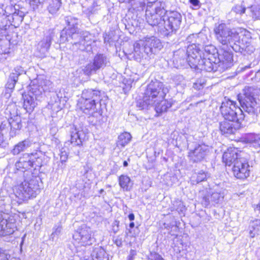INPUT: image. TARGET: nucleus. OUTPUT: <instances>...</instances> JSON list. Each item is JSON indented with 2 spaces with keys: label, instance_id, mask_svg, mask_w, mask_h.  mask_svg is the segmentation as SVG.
Listing matches in <instances>:
<instances>
[{
  "label": "nucleus",
  "instance_id": "obj_48",
  "mask_svg": "<svg viewBox=\"0 0 260 260\" xmlns=\"http://www.w3.org/2000/svg\"><path fill=\"white\" fill-rule=\"evenodd\" d=\"M148 260H165L160 255L156 252H151L148 256Z\"/></svg>",
  "mask_w": 260,
  "mask_h": 260
},
{
  "label": "nucleus",
  "instance_id": "obj_2",
  "mask_svg": "<svg viewBox=\"0 0 260 260\" xmlns=\"http://www.w3.org/2000/svg\"><path fill=\"white\" fill-rule=\"evenodd\" d=\"M215 37L219 43L228 48L231 47L236 52H242L243 50L248 51L250 48V51L253 52L252 46H247L245 48L243 40L241 38L245 35V29H231L224 23H221L215 27L214 29Z\"/></svg>",
  "mask_w": 260,
  "mask_h": 260
},
{
  "label": "nucleus",
  "instance_id": "obj_59",
  "mask_svg": "<svg viewBox=\"0 0 260 260\" xmlns=\"http://www.w3.org/2000/svg\"><path fill=\"white\" fill-rule=\"evenodd\" d=\"M255 212H260V202L254 207Z\"/></svg>",
  "mask_w": 260,
  "mask_h": 260
},
{
  "label": "nucleus",
  "instance_id": "obj_13",
  "mask_svg": "<svg viewBox=\"0 0 260 260\" xmlns=\"http://www.w3.org/2000/svg\"><path fill=\"white\" fill-rule=\"evenodd\" d=\"M31 167L32 164L30 162L29 154H24L23 156L15 163L16 171L12 174V176L16 175L19 178V180L21 181L25 178V172Z\"/></svg>",
  "mask_w": 260,
  "mask_h": 260
},
{
  "label": "nucleus",
  "instance_id": "obj_33",
  "mask_svg": "<svg viewBox=\"0 0 260 260\" xmlns=\"http://www.w3.org/2000/svg\"><path fill=\"white\" fill-rule=\"evenodd\" d=\"M154 103L152 102L147 95L144 93V95L142 99H140L137 102V107L139 108L140 110L147 109L149 106L154 105Z\"/></svg>",
  "mask_w": 260,
  "mask_h": 260
},
{
  "label": "nucleus",
  "instance_id": "obj_31",
  "mask_svg": "<svg viewBox=\"0 0 260 260\" xmlns=\"http://www.w3.org/2000/svg\"><path fill=\"white\" fill-rule=\"evenodd\" d=\"M119 184L120 187L125 191H129L133 185L130 178L124 175H122L119 177Z\"/></svg>",
  "mask_w": 260,
  "mask_h": 260
},
{
  "label": "nucleus",
  "instance_id": "obj_8",
  "mask_svg": "<svg viewBox=\"0 0 260 260\" xmlns=\"http://www.w3.org/2000/svg\"><path fill=\"white\" fill-rule=\"evenodd\" d=\"M75 242L80 246H86L94 242L93 232L90 227L82 225L73 235Z\"/></svg>",
  "mask_w": 260,
  "mask_h": 260
},
{
  "label": "nucleus",
  "instance_id": "obj_22",
  "mask_svg": "<svg viewBox=\"0 0 260 260\" xmlns=\"http://www.w3.org/2000/svg\"><path fill=\"white\" fill-rule=\"evenodd\" d=\"M149 55L146 53L145 48L142 45L141 41L134 44L133 57L136 60L140 62L142 59L146 58Z\"/></svg>",
  "mask_w": 260,
  "mask_h": 260
},
{
  "label": "nucleus",
  "instance_id": "obj_32",
  "mask_svg": "<svg viewBox=\"0 0 260 260\" xmlns=\"http://www.w3.org/2000/svg\"><path fill=\"white\" fill-rule=\"evenodd\" d=\"M47 10L52 15L55 14L59 10L62 3L61 0H47Z\"/></svg>",
  "mask_w": 260,
  "mask_h": 260
},
{
  "label": "nucleus",
  "instance_id": "obj_9",
  "mask_svg": "<svg viewBox=\"0 0 260 260\" xmlns=\"http://www.w3.org/2000/svg\"><path fill=\"white\" fill-rule=\"evenodd\" d=\"M248 156H242L237 160L233 167L234 176L238 179H245L249 176L250 170Z\"/></svg>",
  "mask_w": 260,
  "mask_h": 260
},
{
  "label": "nucleus",
  "instance_id": "obj_15",
  "mask_svg": "<svg viewBox=\"0 0 260 260\" xmlns=\"http://www.w3.org/2000/svg\"><path fill=\"white\" fill-rule=\"evenodd\" d=\"M15 228L14 219L9 218L7 214L0 213V236H5L13 234Z\"/></svg>",
  "mask_w": 260,
  "mask_h": 260
},
{
  "label": "nucleus",
  "instance_id": "obj_39",
  "mask_svg": "<svg viewBox=\"0 0 260 260\" xmlns=\"http://www.w3.org/2000/svg\"><path fill=\"white\" fill-rule=\"evenodd\" d=\"M30 162L32 164V167H40L42 165V159L41 156L38 153L29 154Z\"/></svg>",
  "mask_w": 260,
  "mask_h": 260
},
{
  "label": "nucleus",
  "instance_id": "obj_27",
  "mask_svg": "<svg viewBox=\"0 0 260 260\" xmlns=\"http://www.w3.org/2000/svg\"><path fill=\"white\" fill-rule=\"evenodd\" d=\"M9 124L11 126L10 136L13 138L19 134V131L22 126L21 119L18 117H16L14 119L11 118L9 120Z\"/></svg>",
  "mask_w": 260,
  "mask_h": 260
},
{
  "label": "nucleus",
  "instance_id": "obj_24",
  "mask_svg": "<svg viewBox=\"0 0 260 260\" xmlns=\"http://www.w3.org/2000/svg\"><path fill=\"white\" fill-rule=\"evenodd\" d=\"M53 37V30H49L44 39L38 44V47H41L40 51L42 54H45L49 49Z\"/></svg>",
  "mask_w": 260,
  "mask_h": 260
},
{
  "label": "nucleus",
  "instance_id": "obj_6",
  "mask_svg": "<svg viewBox=\"0 0 260 260\" xmlns=\"http://www.w3.org/2000/svg\"><path fill=\"white\" fill-rule=\"evenodd\" d=\"M182 16L180 13L175 11H167L163 18V25L167 31L165 34L168 36L170 33H175L180 28Z\"/></svg>",
  "mask_w": 260,
  "mask_h": 260
},
{
  "label": "nucleus",
  "instance_id": "obj_10",
  "mask_svg": "<svg viewBox=\"0 0 260 260\" xmlns=\"http://www.w3.org/2000/svg\"><path fill=\"white\" fill-rule=\"evenodd\" d=\"M209 152V147L204 143H199L192 149H189L188 157L192 162H199L204 160Z\"/></svg>",
  "mask_w": 260,
  "mask_h": 260
},
{
  "label": "nucleus",
  "instance_id": "obj_35",
  "mask_svg": "<svg viewBox=\"0 0 260 260\" xmlns=\"http://www.w3.org/2000/svg\"><path fill=\"white\" fill-rule=\"evenodd\" d=\"M132 136L129 133L124 132L121 134L118 138L117 142V146H121L122 147H124L130 142Z\"/></svg>",
  "mask_w": 260,
  "mask_h": 260
},
{
  "label": "nucleus",
  "instance_id": "obj_28",
  "mask_svg": "<svg viewBox=\"0 0 260 260\" xmlns=\"http://www.w3.org/2000/svg\"><path fill=\"white\" fill-rule=\"evenodd\" d=\"M172 100L167 101L161 100L159 102H155V110L157 113H161L167 111L173 105Z\"/></svg>",
  "mask_w": 260,
  "mask_h": 260
},
{
  "label": "nucleus",
  "instance_id": "obj_4",
  "mask_svg": "<svg viewBox=\"0 0 260 260\" xmlns=\"http://www.w3.org/2000/svg\"><path fill=\"white\" fill-rule=\"evenodd\" d=\"M101 100V91L99 90L87 89L82 93L81 99L78 104L80 110L86 114L94 111L96 103Z\"/></svg>",
  "mask_w": 260,
  "mask_h": 260
},
{
  "label": "nucleus",
  "instance_id": "obj_29",
  "mask_svg": "<svg viewBox=\"0 0 260 260\" xmlns=\"http://www.w3.org/2000/svg\"><path fill=\"white\" fill-rule=\"evenodd\" d=\"M23 107L27 112L33 111L37 104L35 102V98L31 94H27L23 96Z\"/></svg>",
  "mask_w": 260,
  "mask_h": 260
},
{
  "label": "nucleus",
  "instance_id": "obj_46",
  "mask_svg": "<svg viewBox=\"0 0 260 260\" xmlns=\"http://www.w3.org/2000/svg\"><path fill=\"white\" fill-rule=\"evenodd\" d=\"M30 6L34 10L38 8L39 5H41L44 0H28Z\"/></svg>",
  "mask_w": 260,
  "mask_h": 260
},
{
  "label": "nucleus",
  "instance_id": "obj_61",
  "mask_svg": "<svg viewBox=\"0 0 260 260\" xmlns=\"http://www.w3.org/2000/svg\"><path fill=\"white\" fill-rule=\"evenodd\" d=\"M4 142V137L3 134L0 131V145L2 144V143Z\"/></svg>",
  "mask_w": 260,
  "mask_h": 260
},
{
  "label": "nucleus",
  "instance_id": "obj_56",
  "mask_svg": "<svg viewBox=\"0 0 260 260\" xmlns=\"http://www.w3.org/2000/svg\"><path fill=\"white\" fill-rule=\"evenodd\" d=\"M129 3H130L131 4H136L135 3V1L136 0H128ZM145 5V0H139V5L141 6H144Z\"/></svg>",
  "mask_w": 260,
  "mask_h": 260
},
{
  "label": "nucleus",
  "instance_id": "obj_14",
  "mask_svg": "<svg viewBox=\"0 0 260 260\" xmlns=\"http://www.w3.org/2000/svg\"><path fill=\"white\" fill-rule=\"evenodd\" d=\"M219 66V72H223L233 66V53L224 48L220 49L217 57Z\"/></svg>",
  "mask_w": 260,
  "mask_h": 260
},
{
  "label": "nucleus",
  "instance_id": "obj_64",
  "mask_svg": "<svg viewBox=\"0 0 260 260\" xmlns=\"http://www.w3.org/2000/svg\"><path fill=\"white\" fill-rule=\"evenodd\" d=\"M119 222L118 221L115 220L114 221V222L113 223L114 226L115 225L117 226V229L115 231V232H116L118 230V227Z\"/></svg>",
  "mask_w": 260,
  "mask_h": 260
},
{
  "label": "nucleus",
  "instance_id": "obj_18",
  "mask_svg": "<svg viewBox=\"0 0 260 260\" xmlns=\"http://www.w3.org/2000/svg\"><path fill=\"white\" fill-rule=\"evenodd\" d=\"M242 156L247 155L246 153L242 152L238 153V150L236 148H230L224 152L222 155V160L225 164L230 166L234 165L235 162L239 160Z\"/></svg>",
  "mask_w": 260,
  "mask_h": 260
},
{
  "label": "nucleus",
  "instance_id": "obj_57",
  "mask_svg": "<svg viewBox=\"0 0 260 260\" xmlns=\"http://www.w3.org/2000/svg\"><path fill=\"white\" fill-rule=\"evenodd\" d=\"M136 255V251L134 250H131L130 251V254L128 256L127 260H134Z\"/></svg>",
  "mask_w": 260,
  "mask_h": 260
},
{
  "label": "nucleus",
  "instance_id": "obj_12",
  "mask_svg": "<svg viewBox=\"0 0 260 260\" xmlns=\"http://www.w3.org/2000/svg\"><path fill=\"white\" fill-rule=\"evenodd\" d=\"M224 191L225 190L222 188L214 189L203 198L202 205L205 207H209L210 205L215 206L217 204H221L224 197Z\"/></svg>",
  "mask_w": 260,
  "mask_h": 260
},
{
  "label": "nucleus",
  "instance_id": "obj_58",
  "mask_svg": "<svg viewBox=\"0 0 260 260\" xmlns=\"http://www.w3.org/2000/svg\"><path fill=\"white\" fill-rule=\"evenodd\" d=\"M189 2L193 6L195 7L199 6V0H189Z\"/></svg>",
  "mask_w": 260,
  "mask_h": 260
},
{
  "label": "nucleus",
  "instance_id": "obj_60",
  "mask_svg": "<svg viewBox=\"0 0 260 260\" xmlns=\"http://www.w3.org/2000/svg\"><path fill=\"white\" fill-rule=\"evenodd\" d=\"M16 14H18L19 16L22 18V20L23 19V17L24 16V14L23 12L18 11L16 12Z\"/></svg>",
  "mask_w": 260,
  "mask_h": 260
},
{
  "label": "nucleus",
  "instance_id": "obj_16",
  "mask_svg": "<svg viewBox=\"0 0 260 260\" xmlns=\"http://www.w3.org/2000/svg\"><path fill=\"white\" fill-rule=\"evenodd\" d=\"M191 68L209 72L219 71V66L217 61H211L209 60V58L202 57L196 62V64H193Z\"/></svg>",
  "mask_w": 260,
  "mask_h": 260
},
{
  "label": "nucleus",
  "instance_id": "obj_49",
  "mask_svg": "<svg viewBox=\"0 0 260 260\" xmlns=\"http://www.w3.org/2000/svg\"><path fill=\"white\" fill-rule=\"evenodd\" d=\"M53 230L54 231L53 232V233L50 236V239H51L52 240H54L55 235L58 236L60 234L62 230V227L59 225L56 228L54 227L53 228Z\"/></svg>",
  "mask_w": 260,
  "mask_h": 260
},
{
  "label": "nucleus",
  "instance_id": "obj_25",
  "mask_svg": "<svg viewBox=\"0 0 260 260\" xmlns=\"http://www.w3.org/2000/svg\"><path fill=\"white\" fill-rule=\"evenodd\" d=\"M218 53L219 52H218L214 46L211 44H207L204 47L202 57L209 58V60L216 61V60H217V57Z\"/></svg>",
  "mask_w": 260,
  "mask_h": 260
},
{
  "label": "nucleus",
  "instance_id": "obj_52",
  "mask_svg": "<svg viewBox=\"0 0 260 260\" xmlns=\"http://www.w3.org/2000/svg\"><path fill=\"white\" fill-rule=\"evenodd\" d=\"M68 155L67 152H66V151H64V150L63 151L62 149H61L60 150V160L61 162L62 163L66 162L68 159Z\"/></svg>",
  "mask_w": 260,
  "mask_h": 260
},
{
  "label": "nucleus",
  "instance_id": "obj_21",
  "mask_svg": "<svg viewBox=\"0 0 260 260\" xmlns=\"http://www.w3.org/2000/svg\"><path fill=\"white\" fill-rule=\"evenodd\" d=\"M66 23L68 24L69 28L67 30H62L60 34V38L63 39V35L67 33L69 35H71L72 37L75 36H78L77 31H78L77 25L78 24V20L77 18L71 16H67L65 18Z\"/></svg>",
  "mask_w": 260,
  "mask_h": 260
},
{
  "label": "nucleus",
  "instance_id": "obj_40",
  "mask_svg": "<svg viewBox=\"0 0 260 260\" xmlns=\"http://www.w3.org/2000/svg\"><path fill=\"white\" fill-rule=\"evenodd\" d=\"M206 80L204 77L198 78L193 83L192 88L197 90L202 89L205 86Z\"/></svg>",
  "mask_w": 260,
  "mask_h": 260
},
{
  "label": "nucleus",
  "instance_id": "obj_51",
  "mask_svg": "<svg viewBox=\"0 0 260 260\" xmlns=\"http://www.w3.org/2000/svg\"><path fill=\"white\" fill-rule=\"evenodd\" d=\"M233 11L236 13L243 14L245 11V8L240 5H237L233 8Z\"/></svg>",
  "mask_w": 260,
  "mask_h": 260
},
{
  "label": "nucleus",
  "instance_id": "obj_36",
  "mask_svg": "<svg viewBox=\"0 0 260 260\" xmlns=\"http://www.w3.org/2000/svg\"><path fill=\"white\" fill-rule=\"evenodd\" d=\"M249 227L252 230H250L249 232L250 236L251 238L254 237L255 235L257 234V231L260 228V219H256L253 220H251L250 222Z\"/></svg>",
  "mask_w": 260,
  "mask_h": 260
},
{
  "label": "nucleus",
  "instance_id": "obj_19",
  "mask_svg": "<svg viewBox=\"0 0 260 260\" xmlns=\"http://www.w3.org/2000/svg\"><path fill=\"white\" fill-rule=\"evenodd\" d=\"M202 51L200 47L196 45H189L187 48L186 54L187 55V60L190 67L202 57L201 53Z\"/></svg>",
  "mask_w": 260,
  "mask_h": 260
},
{
  "label": "nucleus",
  "instance_id": "obj_26",
  "mask_svg": "<svg viewBox=\"0 0 260 260\" xmlns=\"http://www.w3.org/2000/svg\"><path fill=\"white\" fill-rule=\"evenodd\" d=\"M31 145L32 142L29 139H25L18 142L14 146L12 150V153L13 155H18L21 152L25 151L27 148L30 147Z\"/></svg>",
  "mask_w": 260,
  "mask_h": 260
},
{
  "label": "nucleus",
  "instance_id": "obj_1",
  "mask_svg": "<svg viewBox=\"0 0 260 260\" xmlns=\"http://www.w3.org/2000/svg\"><path fill=\"white\" fill-rule=\"evenodd\" d=\"M259 93L260 89L257 87H246L243 94L238 96L242 110L237 107L233 101L228 100L222 102L220 110L224 120L241 122L245 117L243 111L253 118L256 117L260 112V106L256 102Z\"/></svg>",
  "mask_w": 260,
  "mask_h": 260
},
{
  "label": "nucleus",
  "instance_id": "obj_37",
  "mask_svg": "<svg viewBox=\"0 0 260 260\" xmlns=\"http://www.w3.org/2000/svg\"><path fill=\"white\" fill-rule=\"evenodd\" d=\"M207 179V174L202 171L198 174H194L191 178L190 181L192 184H197L201 182L205 181Z\"/></svg>",
  "mask_w": 260,
  "mask_h": 260
},
{
  "label": "nucleus",
  "instance_id": "obj_30",
  "mask_svg": "<svg viewBox=\"0 0 260 260\" xmlns=\"http://www.w3.org/2000/svg\"><path fill=\"white\" fill-rule=\"evenodd\" d=\"M78 34V36H75L74 37H72L71 35H69L68 33L66 35H63V39H62L61 38V40L62 41H69V38H71L73 40H79V41L78 42H74V44L76 45V46H78V45H82L83 46L82 47H80V49L81 50H84L85 49L84 46L85 44V39L84 37H82L79 33V30L78 29V31L76 32Z\"/></svg>",
  "mask_w": 260,
  "mask_h": 260
},
{
  "label": "nucleus",
  "instance_id": "obj_3",
  "mask_svg": "<svg viewBox=\"0 0 260 260\" xmlns=\"http://www.w3.org/2000/svg\"><path fill=\"white\" fill-rule=\"evenodd\" d=\"M14 181L13 191L19 203L27 201L31 198H35L40 192V187L38 180L32 178L29 181H26L25 178L21 181L17 175L12 176Z\"/></svg>",
  "mask_w": 260,
  "mask_h": 260
},
{
  "label": "nucleus",
  "instance_id": "obj_17",
  "mask_svg": "<svg viewBox=\"0 0 260 260\" xmlns=\"http://www.w3.org/2000/svg\"><path fill=\"white\" fill-rule=\"evenodd\" d=\"M140 41L145 48L146 53L149 55L156 53L162 47L160 40L153 36Z\"/></svg>",
  "mask_w": 260,
  "mask_h": 260
},
{
  "label": "nucleus",
  "instance_id": "obj_11",
  "mask_svg": "<svg viewBox=\"0 0 260 260\" xmlns=\"http://www.w3.org/2000/svg\"><path fill=\"white\" fill-rule=\"evenodd\" d=\"M109 63V59L103 54L96 55L92 62L87 64L83 69L85 74L90 75L101 68L106 67Z\"/></svg>",
  "mask_w": 260,
  "mask_h": 260
},
{
  "label": "nucleus",
  "instance_id": "obj_43",
  "mask_svg": "<svg viewBox=\"0 0 260 260\" xmlns=\"http://www.w3.org/2000/svg\"><path fill=\"white\" fill-rule=\"evenodd\" d=\"M40 86L43 89L44 92L50 91L53 87L52 83L48 80H44L40 83Z\"/></svg>",
  "mask_w": 260,
  "mask_h": 260
},
{
  "label": "nucleus",
  "instance_id": "obj_23",
  "mask_svg": "<svg viewBox=\"0 0 260 260\" xmlns=\"http://www.w3.org/2000/svg\"><path fill=\"white\" fill-rule=\"evenodd\" d=\"M72 131L71 133L70 143L73 146H81L82 144V141L86 139V135L82 131H77L74 126H73Z\"/></svg>",
  "mask_w": 260,
  "mask_h": 260
},
{
  "label": "nucleus",
  "instance_id": "obj_62",
  "mask_svg": "<svg viewBox=\"0 0 260 260\" xmlns=\"http://www.w3.org/2000/svg\"><path fill=\"white\" fill-rule=\"evenodd\" d=\"M128 218L131 221H133L135 219V215L133 213H131L128 215Z\"/></svg>",
  "mask_w": 260,
  "mask_h": 260
},
{
  "label": "nucleus",
  "instance_id": "obj_34",
  "mask_svg": "<svg viewBox=\"0 0 260 260\" xmlns=\"http://www.w3.org/2000/svg\"><path fill=\"white\" fill-rule=\"evenodd\" d=\"M91 256L95 257L96 260H108L107 254L105 250L101 247L94 249Z\"/></svg>",
  "mask_w": 260,
  "mask_h": 260
},
{
  "label": "nucleus",
  "instance_id": "obj_53",
  "mask_svg": "<svg viewBox=\"0 0 260 260\" xmlns=\"http://www.w3.org/2000/svg\"><path fill=\"white\" fill-rule=\"evenodd\" d=\"M196 34H191L188 36L186 38V41L187 43H190L189 45H196Z\"/></svg>",
  "mask_w": 260,
  "mask_h": 260
},
{
  "label": "nucleus",
  "instance_id": "obj_38",
  "mask_svg": "<svg viewBox=\"0 0 260 260\" xmlns=\"http://www.w3.org/2000/svg\"><path fill=\"white\" fill-rule=\"evenodd\" d=\"M196 45L199 47H204L208 43L207 36L202 32L196 34Z\"/></svg>",
  "mask_w": 260,
  "mask_h": 260
},
{
  "label": "nucleus",
  "instance_id": "obj_7",
  "mask_svg": "<svg viewBox=\"0 0 260 260\" xmlns=\"http://www.w3.org/2000/svg\"><path fill=\"white\" fill-rule=\"evenodd\" d=\"M168 91V89L164 86L162 82L156 81L148 85L145 93L155 104L156 102L164 100Z\"/></svg>",
  "mask_w": 260,
  "mask_h": 260
},
{
  "label": "nucleus",
  "instance_id": "obj_50",
  "mask_svg": "<svg viewBox=\"0 0 260 260\" xmlns=\"http://www.w3.org/2000/svg\"><path fill=\"white\" fill-rule=\"evenodd\" d=\"M14 71V72L12 73L11 74H14V75H15V77L18 79V77L23 72V70L21 67L17 66L15 68Z\"/></svg>",
  "mask_w": 260,
  "mask_h": 260
},
{
  "label": "nucleus",
  "instance_id": "obj_63",
  "mask_svg": "<svg viewBox=\"0 0 260 260\" xmlns=\"http://www.w3.org/2000/svg\"><path fill=\"white\" fill-rule=\"evenodd\" d=\"M135 3H136L137 5L136 4H132V5L134 6L135 7V8H138L139 7H142L143 6H139V0H136L135 1Z\"/></svg>",
  "mask_w": 260,
  "mask_h": 260
},
{
  "label": "nucleus",
  "instance_id": "obj_55",
  "mask_svg": "<svg viewBox=\"0 0 260 260\" xmlns=\"http://www.w3.org/2000/svg\"><path fill=\"white\" fill-rule=\"evenodd\" d=\"M12 18L13 21H16L17 23L21 22L23 21L22 18L20 17L16 14V11L13 14Z\"/></svg>",
  "mask_w": 260,
  "mask_h": 260
},
{
  "label": "nucleus",
  "instance_id": "obj_44",
  "mask_svg": "<svg viewBox=\"0 0 260 260\" xmlns=\"http://www.w3.org/2000/svg\"><path fill=\"white\" fill-rule=\"evenodd\" d=\"M15 76L14 74H10L6 85L7 88L13 89L15 87V84L18 81V79Z\"/></svg>",
  "mask_w": 260,
  "mask_h": 260
},
{
  "label": "nucleus",
  "instance_id": "obj_47",
  "mask_svg": "<svg viewBox=\"0 0 260 260\" xmlns=\"http://www.w3.org/2000/svg\"><path fill=\"white\" fill-rule=\"evenodd\" d=\"M173 81L176 85H184V79L182 76L177 75L174 77Z\"/></svg>",
  "mask_w": 260,
  "mask_h": 260
},
{
  "label": "nucleus",
  "instance_id": "obj_42",
  "mask_svg": "<svg viewBox=\"0 0 260 260\" xmlns=\"http://www.w3.org/2000/svg\"><path fill=\"white\" fill-rule=\"evenodd\" d=\"M99 10V6L96 2H94L92 5L83 10V12L87 16L95 14Z\"/></svg>",
  "mask_w": 260,
  "mask_h": 260
},
{
  "label": "nucleus",
  "instance_id": "obj_54",
  "mask_svg": "<svg viewBox=\"0 0 260 260\" xmlns=\"http://www.w3.org/2000/svg\"><path fill=\"white\" fill-rule=\"evenodd\" d=\"M0 260H8V254L5 250L0 248Z\"/></svg>",
  "mask_w": 260,
  "mask_h": 260
},
{
  "label": "nucleus",
  "instance_id": "obj_41",
  "mask_svg": "<svg viewBox=\"0 0 260 260\" xmlns=\"http://www.w3.org/2000/svg\"><path fill=\"white\" fill-rule=\"evenodd\" d=\"M30 92L31 94V95L33 96H35V99L37 100V98L41 95L43 91V89L41 87L40 85H33L30 90Z\"/></svg>",
  "mask_w": 260,
  "mask_h": 260
},
{
  "label": "nucleus",
  "instance_id": "obj_20",
  "mask_svg": "<svg viewBox=\"0 0 260 260\" xmlns=\"http://www.w3.org/2000/svg\"><path fill=\"white\" fill-rule=\"evenodd\" d=\"M241 127V122L224 120L220 122L219 129L222 135L226 136L234 134Z\"/></svg>",
  "mask_w": 260,
  "mask_h": 260
},
{
  "label": "nucleus",
  "instance_id": "obj_45",
  "mask_svg": "<svg viewBox=\"0 0 260 260\" xmlns=\"http://www.w3.org/2000/svg\"><path fill=\"white\" fill-rule=\"evenodd\" d=\"M249 142L251 143L253 147L257 149L258 151H260V138L257 136H254L249 140Z\"/></svg>",
  "mask_w": 260,
  "mask_h": 260
},
{
  "label": "nucleus",
  "instance_id": "obj_5",
  "mask_svg": "<svg viewBox=\"0 0 260 260\" xmlns=\"http://www.w3.org/2000/svg\"><path fill=\"white\" fill-rule=\"evenodd\" d=\"M165 4L160 2H155L148 6L146 11L147 22L151 26H163V18L167 13Z\"/></svg>",
  "mask_w": 260,
  "mask_h": 260
}]
</instances>
